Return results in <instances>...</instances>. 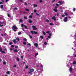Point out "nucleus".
I'll return each instance as SVG.
<instances>
[{
	"label": "nucleus",
	"mask_w": 76,
	"mask_h": 76,
	"mask_svg": "<svg viewBox=\"0 0 76 76\" xmlns=\"http://www.w3.org/2000/svg\"><path fill=\"white\" fill-rule=\"evenodd\" d=\"M12 29L15 32H16V29H18V28H17L16 26H12Z\"/></svg>",
	"instance_id": "obj_1"
},
{
	"label": "nucleus",
	"mask_w": 76,
	"mask_h": 76,
	"mask_svg": "<svg viewBox=\"0 0 76 76\" xmlns=\"http://www.w3.org/2000/svg\"><path fill=\"white\" fill-rule=\"evenodd\" d=\"M0 20H1V18L0 17ZM0 26L1 27L3 26V24H4V22H0ZM1 24H2V25H1Z\"/></svg>",
	"instance_id": "obj_2"
},
{
	"label": "nucleus",
	"mask_w": 76,
	"mask_h": 76,
	"mask_svg": "<svg viewBox=\"0 0 76 76\" xmlns=\"http://www.w3.org/2000/svg\"><path fill=\"white\" fill-rule=\"evenodd\" d=\"M64 21L65 22H67V17H66L64 18Z\"/></svg>",
	"instance_id": "obj_3"
},
{
	"label": "nucleus",
	"mask_w": 76,
	"mask_h": 76,
	"mask_svg": "<svg viewBox=\"0 0 76 76\" xmlns=\"http://www.w3.org/2000/svg\"><path fill=\"white\" fill-rule=\"evenodd\" d=\"M32 27L33 28V30H37V28H36V27L34 26H33Z\"/></svg>",
	"instance_id": "obj_4"
},
{
	"label": "nucleus",
	"mask_w": 76,
	"mask_h": 76,
	"mask_svg": "<svg viewBox=\"0 0 76 76\" xmlns=\"http://www.w3.org/2000/svg\"><path fill=\"white\" fill-rule=\"evenodd\" d=\"M57 7H55V8L54 9V12H57Z\"/></svg>",
	"instance_id": "obj_5"
},
{
	"label": "nucleus",
	"mask_w": 76,
	"mask_h": 76,
	"mask_svg": "<svg viewBox=\"0 0 76 76\" xmlns=\"http://www.w3.org/2000/svg\"><path fill=\"white\" fill-rule=\"evenodd\" d=\"M58 3L60 4V5H62L63 4V2L62 1H58Z\"/></svg>",
	"instance_id": "obj_6"
},
{
	"label": "nucleus",
	"mask_w": 76,
	"mask_h": 76,
	"mask_svg": "<svg viewBox=\"0 0 76 76\" xmlns=\"http://www.w3.org/2000/svg\"><path fill=\"white\" fill-rule=\"evenodd\" d=\"M40 67H42V69H41L40 70V72H41L42 70V69H43V65L41 64L40 65Z\"/></svg>",
	"instance_id": "obj_7"
},
{
	"label": "nucleus",
	"mask_w": 76,
	"mask_h": 76,
	"mask_svg": "<svg viewBox=\"0 0 76 76\" xmlns=\"http://www.w3.org/2000/svg\"><path fill=\"white\" fill-rule=\"evenodd\" d=\"M14 43V44H16L17 42H16V39H15L12 41Z\"/></svg>",
	"instance_id": "obj_8"
},
{
	"label": "nucleus",
	"mask_w": 76,
	"mask_h": 76,
	"mask_svg": "<svg viewBox=\"0 0 76 76\" xmlns=\"http://www.w3.org/2000/svg\"><path fill=\"white\" fill-rule=\"evenodd\" d=\"M49 35L48 36V38L50 39L51 38V34L49 33Z\"/></svg>",
	"instance_id": "obj_9"
},
{
	"label": "nucleus",
	"mask_w": 76,
	"mask_h": 76,
	"mask_svg": "<svg viewBox=\"0 0 76 76\" xmlns=\"http://www.w3.org/2000/svg\"><path fill=\"white\" fill-rule=\"evenodd\" d=\"M52 19H53L54 20H56V18L55 17V16H54L52 18Z\"/></svg>",
	"instance_id": "obj_10"
},
{
	"label": "nucleus",
	"mask_w": 76,
	"mask_h": 76,
	"mask_svg": "<svg viewBox=\"0 0 76 76\" xmlns=\"http://www.w3.org/2000/svg\"><path fill=\"white\" fill-rule=\"evenodd\" d=\"M30 72H34V69H30Z\"/></svg>",
	"instance_id": "obj_11"
},
{
	"label": "nucleus",
	"mask_w": 76,
	"mask_h": 76,
	"mask_svg": "<svg viewBox=\"0 0 76 76\" xmlns=\"http://www.w3.org/2000/svg\"><path fill=\"white\" fill-rule=\"evenodd\" d=\"M34 45L35 46H38V44L37 43H35L34 44Z\"/></svg>",
	"instance_id": "obj_12"
},
{
	"label": "nucleus",
	"mask_w": 76,
	"mask_h": 76,
	"mask_svg": "<svg viewBox=\"0 0 76 76\" xmlns=\"http://www.w3.org/2000/svg\"><path fill=\"white\" fill-rule=\"evenodd\" d=\"M16 40H17L18 41H19V40H20V39H19V38L17 37L16 38Z\"/></svg>",
	"instance_id": "obj_13"
},
{
	"label": "nucleus",
	"mask_w": 76,
	"mask_h": 76,
	"mask_svg": "<svg viewBox=\"0 0 76 76\" xmlns=\"http://www.w3.org/2000/svg\"><path fill=\"white\" fill-rule=\"evenodd\" d=\"M0 7L1 9H3V6L2 5H1Z\"/></svg>",
	"instance_id": "obj_14"
},
{
	"label": "nucleus",
	"mask_w": 76,
	"mask_h": 76,
	"mask_svg": "<svg viewBox=\"0 0 76 76\" xmlns=\"http://www.w3.org/2000/svg\"><path fill=\"white\" fill-rule=\"evenodd\" d=\"M42 32L44 35H46V33H45V32L43 31Z\"/></svg>",
	"instance_id": "obj_15"
},
{
	"label": "nucleus",
	"mask_w": 76,
	"mask_h": 76,
	"mask_svg": "<svg viewBox=\"0 0 76 76\" xmlns=\"http://www.w3.org/2000/svg\"><path fill=\"white\" fill-rule=\"evenodd\" d=\"M18 34L19 35H20V34H22V33L21 32H18Z\"/></svg>",
	"instance_id": "obj_16"
},
{
	"label": "nucleus",
	"mask_w": 76,
	"mask_h": 76,
	"mask_svg": "<svg viewBox=\"0 0 76 76\" xmlns=\"http://www.w3.org/2000/svg\"><path fill=\"white\" fill-rule=\"evenodd\" d=\"M76 61H74L73 62V64H76Z\"/></svg>",
	"instance_id": "obj_17"
},
{
	"label": "nucleus",
	"mask_w": 76,
	"mask_h": 76,
	"mask_svg": "<svg viewBox=\"0 0 76 76\" xmlns=\"http://www.w3.org/2000/svg\"><path fill=\"white\" fill-rule=\"evenodd\" d=\"M14 52H16V53H18V52L17 51V50L16 49H15V50H14Z\"/></svg>",
	"instance_id": "obj_18"
},
{
	"label": "nucleus",
	"mask_w": 76,
	"mask_h": 76,
	"mask_svg": "<svg viewBox=\"0 0 76 76\" xmlns=\"http://www.w3.org/2000/svg\"><path fill=\"white\" fill-rule=\"evenodd\" d=\"M72 68H70V73H71V72H72Z\"/></svg>",
	"instance_id": "obj_19"
},
{
	"label": "nucleus",
	"mask_w": 76,
	"mask_h": 76,
	"mask_svg": "<svg viewBox=\"0 0 76 76\" xmlns=\"http://www.w3.org/2000/svg\"><path fill=\"white\" fill-rule=\"evenodd\" d=\"M49 24L50 25H51V26L52 25H54V24L52 23H49Z\"/></svg>",
	"instance_id": "obj_20"
},
{
	"label": "nucleus",
	"mask_w": 76,
	"mask_h": 76,
	"mask_svg": "<svg viewBox=\"0 0 76 76\" xmlns=\"http://www.w3.org/2000/svg\"><path fill=\"white\" fill-rule=\"evenodd\" d=\"M26 11H27V12H29V10L28 9H26Z\"/></svg>",
	"instance_id": "obj_21"
},
{
	"label": "nucleus",
	"mask_w": 76,
	"mask_h": 76,
	"mask_svg": "<svg viewBox=\"0 0 76 76\" xmlns=\"http://www.w3.org/2000/svg\"><path fill=\"white\" fill-rule=\"evenodd\" d=\"M34 7H37V4H34Z\"/></svg>",
	"instance_id": "obj_22"
},
{
	"label": "nucleus",
	"mask_w": 76,
	"mask_h": 76,
	"mask_svg": "<svg viewBox=\"0 0 76 76\" xmlns=\"http://www.w3.org/2000/svg\"><path fill=\"white\" fill-rule=\"evenodd\" d=\"M34 32L35 34H38L37 32H36L35 31H34Z\"/></svg>",
	"instance_id": "obj_23"
},
{
	"label": "nucleus",
	"mask_w": 76,
	"mask_h": 76,
	"mask_svg": "<svg viewBox=\"0 0 76 76\" xmlns=\"http://www.w3.org/2000/svg\"><path fill=\"white\" fill-rule=\"evenodd\" d=\"M23 40H24V41H27V39L25 38H24L23 39Z\"/></svg>",
	"instance_id": "obj_24"
},
{
	"label": "nucleus",
	"mask_w": 76,
	"mask_h": 76,
	"mask_svg": "<svg viewBox=\"0 0 76 76\" xmlns=\"http://www.w3.org/2000/svg\"><path fill=\"white\" fill-rule=\"evenodd\" d=\"M38 53H35V57H36V56H38Z\"/></svg>",
	"instance_id": "obj_25"
},
{
	"label": "nucleus",
	"mask_w": 76,
	"mask_h": 76,
	"mask_svg": "<svg viewBox=\"0 0 76 76\" xmlns=\"http://www.w3.org/2000/svg\"><path fill=\"white\" fill-rule=\"evenodd\" d=\"M40 38H41V39H44V37L42 36H40Z\"/></svg>",
	"instance_id": "obj_26"
},
{
	"label": "nucleus",
	"mask_w": 76,
	"mask_h": 76,
	"mask_svg": "<svg viewBox=\"0 0 76 76\" xmlns=\"http://www.w3.org/2000/svg\"><path fill=\"white\" fill-rule=\"evenodd\" d=\"M29 18H30V19H31L32 18V15H29Z\"/></svg>",
	"instance_id": "obj_27"
},
{
	"label": "nucleus",
	"mask_w": 76,
	"mask_h": 76,
	"mask_svg": "<svg viewBox=\"0 0 76 76\" xmlns=\"http://www.w3.org/2000/svg\"><path fill=\"white\" fill-rule=\"evenodd\" d=\"M39 2H40V3H42L43 2V1L42 0H40L39 1Z\"/></svg>",
	"instance_id": "obj_28"
},
{
	"label": "nucleus",
	"mask_w": 76,
	"mask_h": 76,
	"mask_svg": "<svg viewBox=\"0 0 76 76\" xmlns=\"http://www.w3.org/2000/svg\"><path fill=\"white\" fill-rule=\"evenodd\" d=\"M31 34H34V31H31Z\"/></svg>",
	"instance_id": "obj_29"
},
{
	"label": "nucleus",
	"mask_w": 76,
	"mask_h": 76,
	"mask_svg": "<svg viewBox=\"0 0 76 76\" xmlns=\"http://www.w3.org/2000/svg\"><path fill=\"white\" fill-rule=\"evenodd\" d=\"M24 18L25 19H28L27 18V17H24Z\"/></svg>",
	"instance_id": "obj_30"
},
{
	"label": "nucleus",
	"mask_w": 76,
	"mask_h": 76,
	"mask_svg": "<svg viewBox=\"0 0 76 76\" xmlns=\"http://www.w3.org/2000/svg\"><path fill=\"white\" fill-rule=\"evenodd\" d=\"M43 48H45L46 47V46L45 45H43Z\"/></svg>",
	"instance_id": "obj_31"
},
{
	"label": "nucleus",
	"mask_w": 76,
	"mask_h": 76,
	"mask_svg": "<svg viewBox=\"0 0 76 76\" xmlns=\"http://www.w3.org/2000/svg\"><path fill=\"white\" fill-rule=\"evenodd\" d=\"M44 44L45 45H47V43L46 42H44Z\"/></svg>",
	"instance_id": "obj_32"
},
{
	"label": "nucleus",
	"mask_w": 76,
	"mask_h": 76,
	"mask_svg": "<svg viewBox=\"0 0 76 76\" xmlns=\"http://www.w3.org/2000/svg\"><path fill=\"white\" fill-rule=\"evenodd\" d=\"M17 60L18 61H19V59L18 58H17Z\"/></svg>",
	"instance_id": "obj_33"
},
{
	"label": "nucleus",
	"mask_w": 76,
	"mask_h": 76,
	"mask_svg": "<svg viewBox=\"0 0 76 76\" xmlns=\"http://www.w3.org/2000/svg\"><path fill=\"white\" fill-rule=\"evenodd\" d=\"M1 53H3V54H4V53H5V52L4 51H2L1 52Z\"/></svg>",
	"instance_id": "obj_34"
},
{
	"label": "nucleus",
	"mask_w": 76,
	"mask_h": 76,
	"mask_svg": "<svg viewBox=\"0 0 76 76\" xmlns=\"http://www.w3.org/2000/svg\"><path fill=\"white\" fill-rule=\"evenodd\" d=\"M28 22H29L30 23H32V21L31 20H29L28 21Z\"/></svg>",
	"instance_id": "obj_35"
},
{
	"label": "nucleus",
	"mask_w": 76,
	"mask_h": 76,
	"mask_svg": "<svg viewBox=\"0 0 76 76\" xmlns=\"http://www.w3.org/2000/svg\"><path fill=\"white\" fill-rule=\"evenodd\" d=\"M34 12H35V13H36V12H37V10H34Z\"/></svg>",
	"instance_id": "obj_36"
},
{
	"label": "nucleus",
	"mask_w": 76,
	"mask_h": 76,
	"mask_svg": "<svg viewBox=\"0 0 76 76\" xmlns=\"http://www.w3.org/2000/svg\"><path fill=\"white\" fill-rule=\"evenodd\" d=\"M27 45H29L30 46H31V45L30 43H28L27 44Z\"/></svg>",
	"instance_id": "obj_37"
},
{
	"label": "nucleus",
	"mask_w": 76,
	"mask_h": 76,
	"mask_svg": "<svg viewBox=\"0 0 76 76\" xmlns=\"http://www.w3.org/2000/svg\"><path fill=\"white\" fill-rule=\"evenodd\" d=\"M16 67V65H14L13 66V67Z\"/></svg>",
	"instance_id": "obj_38"
},
{
	"label": "nucleus",
	"mask_w": 76,
	"mask_h": 76,
	"mask_svg": "<svg viewBox=\"0 0 76 76\" xmlns=\"http://www.w3.org/2000/svg\"><path fill=\"white\" fill-rule=\"evenodd\" d=\"M56 5L57 6H58V7L59 6V5L57 4H56Z\"/></svg>",
	"instance_id": "obj_39"
},
{
	"label": "nucleus",
	"mask_w": 76,
	"mask_h": 76,
	"mask_svg": "<svg viewBox=\"0 0 76 76\" xmlns=\"http://www.w3.org/2000/svg\"><path fill=\"white\" fill-rule=\"evenodd\" d=\"M2 51V49L1 48L0 49V52H1V51Z\"/></svg>",
	"instance_id": "obj_40"
},
{
	"label": "nucleus",
	"mask_w": 76,
	"mask_h": 76,
	"mask_svg": "<svg viewBox=\"0 0 76 76\" xmlns=\"http://www.w3.org/2000/svg\"><path fill=\"white\" fill-rule=\"evenodd\" d=\"M23 44L24 45H26V42H23Z\"/></svg>",
	"instance_id": "obj_41"
},
{
	"label": "nucleus",
	"mask_w": 76,
	"mask_h": 76,
	"mask_svg": "<svg viewBox=\"0 0 76 76\" xmlns=\"http://www.w3.org/2000/svg\"><path fill=\"white\" fill-rule=\"evenodd\" d=\"M24 27H25V28H26V29H27V28L26 26H24Z\"/></svg>",
	"instance_id": "obj_42"
},
{
	"label": "nucleus",
	"mask_w": 76,
	"mask_h": 76,
	"mask_svg": "<svg viewBox=\"0 0 76 76\" xmlns=\"http://www.w3.org/2000/svg\"><path fill=\"white\" fill-rule=\"evenodd\" d=\"M3 63L4 64H6V62H3Z\"/></svg>",
	"instance_id": "obj_43"
},
{
	"label": "nucleus",
	"mask_w": 76,
	"mask_h": 76,
	"mask_svg": "<svg viewBox=\"0 0 76 76\" xmlns=\"http://www.w3.org/2000/svg\"><path fill=\"white\" fill-rule=\"evenodd\" d=\"M21 26L22 28H23V24H22L21 25Z\"/></svg>",
	"instance_id": "obj_44"
},
{
	"label": "nucleus",
	"mask_w": 76,
	"mask_h": 76,
	"mask_svg": "<svg viewBox=\"0 0 76 76\" xmlns=\"http://www.w3.org/2000/svg\"><path fill=\"white\" fill-rule=\"evenodd\" d=\"M14 10H17L18 9L16 8H14Z\"/></svg>",
	"instance_id": "obj_45"
},
{
	"label": "nucleus",
	"mask_w": 76,
	"mask_h": 76,
	"mask_svg": "<svg viewBox=\"0 0 76 76\" xmlns=\"http://www.w3.org/2000/svg\"><path fill=\"white\" fill-rule=\"evenodd\" d=\"M9 73H10V72H9V71H7V74H9Z\"/></svg>",
	"instance_id": "obj_46"
},
{
	"label": "nucleus",
	"mask_w": 76,
	"mask_h": 76,
	"mask_svg": "<svg viewBox=\"0 0 76 76\" xmlns=\"http://www.w3.org/2000/svg\"><path fill=\"white\" fill-rule=\"evenodd\" d=\"M29 37L30 38H32V36H30V35H29Z\"/></svg>",
	"instance_id": "obj_47"
},
{
	"label": "nucleus",
	"mask_w": 76,
	"mask_h": 76,
	"mask_svg": "<svg viewBox=\"0 0 76 76\" xmlns=\"http://www.w3.org/2000/svg\"><path fill=\"white\" fill-rule=\"evenodd\" d=\"M75 10H76V8H73V11H75Z\"/></svg>",
	"instance_id": "obj_48"
},
{
	"label": "nucleus",
	"mask_w": 76,
	"mask_h": 76,
	"mask_svg": "<svg viewBox=\"0 0 76 76\" xmlns=\"http://www.w3.org/2000/svg\"><path fill=\"white\" fill-rule=\"evenodd\" d=\"M12 42H10L9 43V45H12Z\"/></svg>",
	"instance_id": "obj_49"
},
{
	"label": "nucleus",
	"mask_w": 76,
	"mask_h": 76,
	"mask_svg": "<svg viewBox=\"0 0 76 76\" xmlns=\"http://www.w3.org/2000/svg\"><path fill=\"white\" fill-rule=\"evenodd\" d=\"M7 15H8V17H10V15L8 14Z\"/></svg>",
	"instance_id": "obj_50"
},
{
	"label": "nucleus",
	"mask_w": 76,
	"mask_h": 76,
	"mask_svg": "<svg viewBox=\"0 0 76 76\" xmlns=\"http://www.w3.org/2000/svg\"><path fill=\"white\" fill-rule=\"evenodd\" d=\"M62 17H64V16H65V15H64L63 14L62 15Z\"/></svg>",
	"instance_id": "obj_51"
},
{
	"label": "nucleus",
	"mask_w": 76,
	"mask_h": 76,
	"mask_svg": "<svg viewBox=\"0 0 76 76\" xmlns=\"http://www.w3.org/2000/svg\"><path fill=\"white\" fill-rule=\"evenodd\" d=\"M28 68V66H26V69H27V68Z\"/></svg>",
	"instance_id": "obj_52"
},
{
	"label": "nucleus",
	"mask_w": 76,
	"mask_h": 76,
	"mask_svg": "<svg viewBox=\"0 0 76 76\" xmlns=\"http://www.w3.org/2000/svg\"><path fill=\"white\" fill-rule=\"evenodd\" d=\"M36 14L37 15V16H39V14L37 13H36Z\"/></svg>",
	"instance_id": "obj_53"
},
{
	"label": "nucleus",
	"mask_w": 76,
	"mask_h": 76,
	"mask_svg": "<svg viewBox=\"0 0 76 76\" xmlns=\"http://www.w3.org/2000/svg\"><path fill=\"white\" fill-rule=\"evenodd\" d=\"M46 21L47 22H49V20L48 19L46 20Z\"/></svg>",
	"instance_id": "obj_54"
},
{
	"label": "nucleus",
	"mask_w": 76,
	"mask_h": 76,
	"mask_svg": "<svg viewBox=\"0 0 76 76\" xmlns=\"http://www.w3.org/2000/svg\"><path fill=\"white\" fill-rule=\"evenodd\" d=\"M11 47H12V48H13V47H14V45H12L11 46Z\"/></svg>",
	"instance_id": "obj_55"
},
{
	"label": "nucleus",
	"mask_w": 76,
	"mask_h": 76,
	"mask_svg": "<svg viewBox=\"0 0 76 76\" xmlns=\"http://www.w3.org/2000/svg\"><path fill=\"white\" fill-rule=\"evenodd\" d=\"M64 14L66 16H67V13H64Z\"/></svg>",
	"instance_id": "obj_56"
},
{
	"label": "nucleus",
	"mask_w": 76,
	"mask_h": 76,
	"mask_svg": "<svg viewBox=\"0 0 76 76\" xmlns=\"http://www.w3.org/2000/svg\"><path fill=\"white\" fill-rule=\"evenodd\" d=\"M46 33H47V34H49V33H50V31H47V32H46Z\"/></svg>",
	"instance_id": "obj_57"
},
{
	"label": "nucleus",
	"mask_w": 76,
	"mask_h": 76,
	"mask_svg": "<svg viewBox=\"0 0 76 76\" xmlns=\"http://www.w3.org/2000/svg\"><path fill=\"white\" fill-rule=\"evenodd\" d=\"M20 22H22V20H20Z\"/></svg>",
	"instance_id": "obj_58"
},
{
	"label": "nucleus",
	"mask_w": 76,
	"mask_h": 76,
	"mask_svg": "<svg viewBox=\"0 0 76 76\" xmlns=\"http://www.w3.org/2000/svg\"><path fill=\"white\" fill-rule=\"evenodd\" d=\"M18 47V46H16L15 47V48H17Z\"/></svg>",
	"instance_id": "obj_59"
},
{
	"label": "nucleus",
	"mask_w": 76,
	"mask_h": 76,
	"mask_svg": "<svg viewBox=\"0 0 76 76\" xmlns=\"http://www.w3.org/2000/svg\"><path fill=\"white\" fill-rule=\"evenodd\" d=\"M24 3H25V5H27V3H26V2H25Z\"/></svg>",
	"instance_id": "obj_60"
},
{
	"label": "nucleus",
	"mask_w": 76,
	"mask_h": 76,
	"mask_svg": "<svg viewBox=\"0 0 76 76\" xmlns=\"http://www.w3.org/2000/svg\"><path fill=\"white\" fill-rule=\"evenodd\" d=\"M3 4L2 2L0 1V4Z\"/></svg>",
	"instance_id": "obj_61"
},
{
	"label": "nucleus",
	"mask_w": 76,
	"mask_h": 76,
	"mask_svg": "<svg viewBox=\"0 0 76 76\" xmlns=\"http://www.w3.org/2000/svg\"><path fill=\"white\" fill-rule=\"evenodd\" d=\"M66 66H67V67H69V65H66Z\"/></svg>",
	"instance_id": "obj_62"
},
{
	"label": "nucleus",
	"mask_w": 76,
	"mask_h": 76,
	"mask_svg": "<svg viewBox=\"0 0 76 76\" xmlns=\"http://www.w3.org/2000/svg\"><path fill=\"white\" fill-rule=\"evenodd\" d=\"M3 51H7V50H6V49H5L3 50Z\"/></svg>",
	"instance_id": "obj_63"
},
{
	"label": "nucleus",
	"mask_w": 76,
	"mask_h": 76,
	"mask_svg": "<svg viewBox=\"0 0 76 76\" xmlns=\"http://www.w3.org/2000/svg\"><path fill=\"white\" fill-rule=\"evenodd\" d=\"M8 1H9V0H6V2L7 3Z\"/></svg>",
	"instance_id": "obj_64"
}]
</instances>
